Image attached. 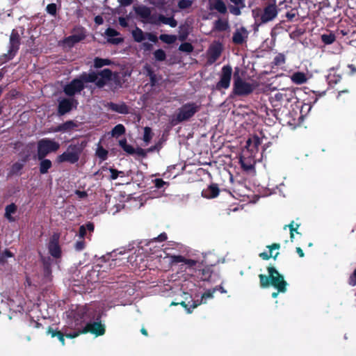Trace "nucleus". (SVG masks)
<instances>
[{
	"label": "nucleus",
	"mask_w": 356,
	"mask_h": 356,
	"mask_svg": "<svg viewBox=\"0 0 356 356\" xmlns=\"http://www.w3.org/2000/svg\"><path fill=\"white\" fill-rule=\"evenodd\" d=\"M97 78V74L95 72L90 73L83 72L78 77L73 79L63 87V92L70 98L80 94L86 88L85 83H94Z\"/></svg>",
	"instance_id": "obj_1"
},
{
	"label": "nucleus",
	"mask_w": 356,
	"mask_h": 356,
	"mask_svg": "<svg viewBox=\"0 0 356 356\" xmlns=\"http://www.w3.org/2000/svg\"><path fill=\"white\" fill-rule=\"evenodd\" d=\"M267 270L268 275H259L261 287L264 289L271 285L278 292L285 293L287 290L288 283L284 280V276L274 266H268Z\"/></svg>",
	"instance_id": "obj_2"
},
{
	"label": "nucleus",
	"mask_w": 356,
	"mask_h": 356,
	"mask_svg": "<svg viewBox=\"0 0 356 356\" xmlns=\"http://www.w3.org/2000/svg\"><path fill=\"white\" fill-rule=\"evenodd\" d=\"M86 145L85 142L71 143L67 146L65 152L57 156V162L59 163L67 162L71 164L78 162Z\"/></svg>",
	"instance_id": "obj_3"
},
{
	"label": "nucleus",
	"mask_w": 356,
	"mask_h": 356,
	"mask_svg": "<svg viewBox=\"0 0 356 356\" xmlns=\"http://www.w3.org/2000/svg\"><path fill=\"white\" fill-rule=\"evenodd\" d=\"M200 110V106L194 102H188L183 104L178 108L176 115L172 119V123H178L188 121Z\"/></svg>",
	"instance_id": "obj_4"
},
{
	"label": "nucleus",
	"mask_w": 356,
	"mask_h": 356,
	"mask_svg": "<svg viewBox=\"0 0 356 356\" xmlns=\"http://www.w3.org/2000/svg\"><path fill=\"white\" fill-rule=\"evenodd\" d=\"M233 93L237 96H248L254 90L252 84L245 81L239 74V69L235 68L233 74Z\"/></svg>",
	"instance_id": "obj_5"
},
{
	"label": "nucleus",
	"mask_w": 356,
	"mask_h": 356,
	"mask_svg": "<svg viewBox=\"0 0 356 356\" xmlns=\"http://www.w3.org/2000/svg\"><path fill=\"white\" fill-rule=\"evenodd\" d=\"M255 23L258 26L273 20L277 15V9L275 4H268L263 10L252 11Z\"/></svg>",
	"instance_id": "obj_6"
},
{
	"label": "nucleus",
	"mask_w": 356,
	"mask_h": 356,
	"mask_svg": "<svg viewBox=\"0 0 356 356\" xmlns=\"http://www.w3.org/2000/svg\"><path fill=\"white\" fill-rule=\"evenodd\" d=\"M250 147H251L250 138H249L247 140L245 147L242 150L239 158V161L241 165V168H243V170L246 172L254 170V165L256 164L257 154L250 151Z\"/></svg>",
	"instance_id": "obj_7"
},
{
	"label": "nucleus",
	"mask_w": 356,
	"mask_h": 356,
	"mask_svg": "<svg viewBox=\"0 0 356 356\" xmlns=\"http://www.w3.org/2000/svg\"><path fill=\"white\" fill-rule=\"evenodd\" d=\"M60 147L58 142L49 138H42L38 142L37 159L45 158L49 153L56 152Z\"/></svg>",
	"instance_id": "obj_8"
},
{
	"label": "nucleus",
	"mask_w": 356,
	"mask_h": 356,
	"mask_svg": "<svg viewBox=\"0 0 356 356\" xmlns=\"http://www.w3.org/2000/svg\"><path fill=\"white\" fill-rule=\"evenodd\" d=\"M21 44V38L16 29H13L9 38V46L7 54L1 56V59L4 58V62L12 60L17 54Z\"/></svg>",
	"instance_id": "obj_9"
},
{
	"label": "nucleus",
	"mask_w": 356,
	"mask_h": 356,
	"mask_svg": "<svg viewBox=\"0 0 356 356\" xmlns=\"http://www.w3.org/2000/svg\"><path fill=\"white\" fill-rule=\"evenodd\" d=\"M78 104V100L75 98L68 97L60 99L57 106V115L61 117L69 113L73 109H76Z\"/></svg>",
	"instance_id": "obj_10"
},
{
	"label": "nucleus",
	"mask_w": 356,
	"mask_h": 356,
	"mask_svg": "<svg viewBox=\"0 0 356 356\" xmlns=\"http://www.w3.org/2000/svg\"><path fill=\"white\" fill-rule=\"evenodd\" d=\"M49 253L55 259L61 257L62 251L59 245V235L54 234L48 243Z\"/></svg>",
	"instance_id": "obj_11"
},
{
	"label": "nucleus",
	"mask_w": 356,
	"mask_h": 356,
	"mask_svg": "<svg viewBox=\"0 0 356 356\" xmlns=\"http://www.w3.org/2000/svg\"><path fill=\"white\" fill-rule=\"evenodd\" d=\"M105 325L101 322L88 323L82 329V333L90 332L96 337L102 336L105 334Z\"/></svg>",
	"instance_id": "obj_12"
},
{
	"label": "nucleus",
	"mask_w": 356,
	"mask_h": 356,
	"mask_svg": "<svg viewBox=\"0 0 356 356\" xmlns=\"http://www.w3.org/2000/svg\"><path fill=\"white\" fill-rule=\"evenodd\" d=\"M134 10L137 15L140 17L147 19L148 22L151 24H158L156 22V17L151 15V10L149 7L146 6H134Z\"/></svg>",
	"instance_id": "obj_13"
},
{
	"label": "nucleus",
	"mask_w": 356,
	"mask_h": 356,
	"mask_svg": "<svg viewBox=\"0 0 356 356\" xmlns=\"http://www.w3.org/2000/svg\"><path fill=\"white\" fill-rule=\"evenodd\" d=\"M229 3L228 10L230 13L235 16L241 14V10L245 7V0H226Z\"/></svg>",
	"instance_id": "obj_14"
},
{
	"label": "nucleus",
	"mask_w": 356,
	"mask_h": 356,
	"mask_svg": "<svg viewBox=\"0 0 356 356\" xmlns=\"http://www.w3.org/2000/svg\"><path fill=\"white\" fill-rule=\"evenodd\" d=\"M78 127L76 122L73 120H67L56 127L51 128L52 132H70Z\"/></svg>",
	"instance_id": "obj_15"
},
{
	"label": "nucleus",
	"mask_w": 356,
	"mask_h": 356,
	"mask_svg": "<svg viewBox=\"0 0 356 356\" xmlns=\"http://www.w3.org/2000/svg\"><path fill=\"white\" fill-rule=\"evenodd\" d=\"M222 44L211 46L207 51V63L210 65L216 62L221 54Z\"/></svg>",
	"instance_id": "obj_16"
},
{
	"label": "nucleus",
	"mask_w": 356,
	"mask_h": 356,
	"mask_svg": "<svg viewBox=\"0 0 356 356\" xmlns=\"http://www.w3.org/2000/svg\"><path fill=\"white\" fill-rule=\"evenodd\" d=\"M220 188L217 184H211L202 191V196L207 199H212L218 196Z\"/></svg>",
	"instance_id": "obj_17"
},
{
	"label": "nucleus",
	"mask_w": 356,
	"mask_h": 356,
	"mask_svg": "<svg viewBox=\"0 0 356 356\" xmlns=\"http://www.w3.org/2000/svg\"><path fill=\"white\" fill-rule=\"evenodd\" d=\"M247 38L248 32L246 29L243 27H241L239 29H236V31L234 33L232 36V42L236 45H241L246 42Z\"/></svg>",
	"instance_id": "obj_18"
},
{
	"label": "nucleus",
	"mask_w": 356,
	"mask_h": 356,
	"mask_svg": "<svg viewBox=\"0 0 356 356\" xmlns=\"http://www.w3.org/2000/svg\"><path fill=\"white\" fill-rule=\"evenodd\" d=\"M106 106L109 110L120 114L127 115L129 113V107L125 102L115 104L111 102L107 104Z\"/></svg>",
	"instance_id": "obj_19"
},
{
	"label": "nucleus",
	"mask_w": 356,
	"mask_h": 356,
	"mask_svg": "<svg viewBox=\"0 0 356 356\" xmlns=\"http://www.w3.org/2000/svg\"><path fill=\"white\" fill-rule=\"evenodd\" d=\"M289 99L290 98L284 92H277L270 97V102L275 107L282 105L284 102H289Z\"/></svg>",
	"instance_id": "obj_20"
},
{
	"label": "nucleus",
	"mask_w": 356,
	"mask_h": 356,
	"mask_svg": "<svg viewBox=\"0 0 356 356\" xmlns=\"http://www.w3.org/2000/svg\"><path fill=\"white\" fill-rule=\"evenodd\" d=\"M105 35L108 38V42L113 44H119L124 40L122 38H113V37L120 35V33L111 27L106 29Z\"/></svg>",
	"instance_id": "obj_21"
},
{
	"label": "nucleus",
	"mask_w": 356,
	"mask_h": 356,
	"mask_svg": "<svg viewBox=\"0 0 356 356\" xmlns=\"http://www.w3.org/2000/svg\"><path fill=\"white\" fill-rule=\"evenodd\" d=\"M215 291H216V289H209V290L206 291L204 293H202V295L201 296V300H191L192 309L196 308L197 306H199L202 303H206L207 299L213 298V295Z\"/></svg>",
	"instance_id": "obj_22"
},
{
	"label": "nucleus",
	"mask_w": 356,
	"mask_h": 356,
	"mask_svg": "<svg viewBox=\"0 0 356 356\" xmlns=\"http://www.w3.org/2000/svg\"><path fill=\"white\" fill-rule=\"evenodd\" d=\"M41 261L42 263L43 274L47 278L51 275V264L52 259L49 257H42Z\"/></svg>",
	"instance_id": "obj_23"
},
{
	"label": "nucleus",
	"mask_w": 356,
	"mask_h": 356,
	"mask_svg": "<svg viewBox=\"0 0 356 356\" xmlns=\"http://www.w3.org/2000/svg\"><path fill=\"white\" fill-rule=\"evenodd\" d=\"M129 257H116L111 259V261H109V258L108 259V261H109L108 266L111 269L115 268L116 267H120L126 265V264L128 262Z\"/></svg>",
	"instance_id": "obj_24"
},
{
	"label": "nucleus",
	"mask_w": 356,
	"mask_h": 356,
	"mask_svg": "<svg viewBox=\"0 0 356 356\" xmlns=\"http://www.w3.org/2000/svg\"><path fill=\"white\" fill-rule=\"evenodd\" d=\"M40 161L39 163V170L40 173L42 175L46 174L49 172V170L52 167L51 161L48 159H38Z\"/></svg>",
	"instance_id": "obj_25"
},
{
	"label": "nucleus",
	"mask_w": 356,
	"mask_h": 356,
	"mask_svg": "<svg viewBox=\"0 0 356 356\" xmlns=\"http://www.w3.org/2000/svg\"><path fill=\"white\" fill-rule=\"evenodd\" d=\"M47 334L51 335V337H57L63 346L65 345V334L60 330H54L49 326L47 330Z\"/></svg>",
	"instance_id": "obj_26"
},
{
	"label": "nucleus",
	"mask_w": 356,
	"mask_h": 356,
	"mask_svg": "<svg viewBox=\"0 0 356 356\" xmlns=\"http://www.w3.org/2000/svg\"><path fill=\"white\" fill-rule=\"evenodd\" d=\"M156 22H158V24H159V23H162L168 24L172 28H175L177 26V22L173 17H167L163 15H159Z\"/></svg>",
	"instance_id": "obj_27"
},
{
	"label": "nucleus",
	"mask_w": 356,
	"mask_h": 356,
	"mask_svg": "<svg viewBox=\"0 0 356 356\" xmlns=\"http://www.w3.org/2000/svg\"><path fill=\"white\" fill-rule=\"evenodd\" d=\"M232 68L230 65H224V89L228 88L232 79Z\"/></svg>",
	"instance_id": "obj_28"
},
{
	"label": "nucleus",
	"mask_w": 356,
	"mask_h": 356,
	"mask_svg": "<svg viewBox=\"0 0 356 356\" xmlns=\"http://www.w3.org/2000/svg\"><path fill=\"white\" fill-rule=\"evenodd\" d=\"M131 34L134 41L136 42H141L146 39L145 33L137 26L132 31Z\"/></svg>",
	"instance_id": "obj_29"
},
{
	"label": "nucleus",
	"mask_w": 356,
	"mask_h": 356,
	"mask_svg": "<svg viewBox=\"0 0 356 356\" xmlns=\"http://www.w3.org/2000/svg\"><path fill=\"white\" fill-rule=\"evenodd\" d=\"M291 80L296 84H302L307 81V79L305 73L297 72L293 74Z\"/></svg>",
	"instance_id": "obj_30"
},
{
	"label": "nucleus",
	"mask_w": 356,
	"mask_h": 356,
	"mask_svg": "<svg viewBox=\"0 0 356 356\" xmlns=\"http://www.w3.org/2000/svg\"><path fill=\"white\" fill-rule=\"evenodd\" d=\"M17 211V206L12 203L6 207L5 217L10 221L13 222L15 219L12 217L11 214L15 213Z\"/></svg>",
	"instance_id": "obj_31"
},
{
	"label": "nucleus",
	"mask_w": 356,
	"mask_h": 356,
	"mask_svg": "<svg viewBox=\"0 0 356 356\" xmlns=\"http://www.w3.org/2000/svg\"><path fill=\"white\" fill-rule=\"evenodd\" d=\"M86 38V34L83 32H81L77 34H72L67 38V41L71 42L72 44L78 43Z\"/></svg>",
	"instance_id": "obj_32"
},
{
	"label": "nucleus",
	"mask_w": 356,
	"mask_h": 356,
	"mask_svg": "<svg viewBox=\"0 0 356 356\" xmlns=\"http://www.w3.org/2000/svg\"><path fill=\"white\" fill-rule=\"evenodd\" d=\"M189 26L188 24L181 25L179 31V40L185 41L189 35Z\"/></svg>",
	"instance_id": "obj_33"
},
{
	"label": "nucleus",
	"mask_w": 356,
	"mask_h": 356,
	"mask_svg": "<svg viewBox=\"0 0 356 356\" xmlns=\"http://www.w3.org/2000/svg\"><path fill=\"white\" fill-rule=\"evenodd\" d=\"M126 129L123 124H118L115 125L111 130V136L113 137H119L125 134Z\"/></svg>",
	"instance_id": "obj_34"
},
{
	"label": "nucleus",
	"mask_w": 356,
	"mask_h": 356,
	"mask_svg": "<svg viewBox=\"0 0 356 356\" xmlns=\"http://www.w3.org/2000/svg\"><path fill=\"white\" fill-rule=\"evenodd\" d=\"M24 165L22 163L20 162H15L14 163L11 168L9 172L10 175H21V170L23 169Z\"/></svg>",
	"instance_id": "obj_35"
},
{
	"label": "nucleus",
	"mask_w": 356,
	"mask_h": 356,
	"mask_svg": "<svg viewBox=\"0 0 356 356\" xmlns=\"http://www.w3.org/2000/svg\"><path fill=\"white\" fill-rule=\"evenodd\" d=\"M111 60L108 58H102L96 57L94 59V67L95 68H101L103 66L111 65Z\"/></svg>",
	"instance_id": "obj_36"
},
{
	"label": "nucleus",
	"mask_w": 356,
	"mask_h": 356,
	"mask_svg": "<svg viewBox=\"0 0 356 356\" xmlns=\"http://www.w3.org/2000/svg\"><path fill=\"white\" fill-rule=\"evenodd\" d=\"M159 39L168 44H171L175 42L177 38L175 35L161 34L159 36Z\"/></svg>",
	"instance_id": "obj_37"
},
{
	"label": "nucleus",
	"mask_w": 356,
	"mask_h": 356,
	"mask_svg": "<svg viewBox=\"0 0 356 356\" xmlns=\"http://www.w3.org/2000/svg\"><path fill=\"white\" fill-rule=\"evenodd\" d=\"M251 140V147H250V149L251 152H252L253 153H255V154H257L258 152V150H259V145H261V139L255 136L253 137L252 139H250Z\"/></svg>",
	"instance_id": "obj_38"
},
{
	"label": "nucleus",
	"mask_w": 356,
	"mask_h": 356,
	"mask_svg": "<svg viewBox=\"0 0 356 356\" xmlns=\"http://www.w3.org/2000/svg\"><path fill=\"white\" fill-rule=\"evenodd\" d=\"M336 40V36L334 33L323 34L321 35V40L325 44H331Z\"/></svg>",
	"instance_id": "obj_39"
},
{
	"label": "nucleus",
	"mask_w": 356,
	"mask_h": 356,
	"mask_svg": "<svg viewBox=\"0 0 356 356\" xmlns=\"http://www.w3.org/2000/svg\"><path fill=\"white\" fill-rule=\"evenodd\" d=\"M96 74H97V76H100L101 78L104 79L108 81L112 79L113 72L110 69H104Z\"/></svg>",
	"instance_id": "obj_40"
},
{
	"label": "nucleus",
	"mask_w": 356,
	"mask_h": 356,
	"mask_svg": "<svg viewBox=\"0 0 356 356\" xmlns=\"http://www.w3.org/2000/svg\"><path fill=\"white\" fill-rule=\"evenodd\" d=\"M154 56L157 61H164L166 59V54L164 50L161 49H156L154 52Z\"/></svg>",
	"instance_id": "obj_41"
},
{
	"label": "nucleus",
	"mask_w": 356,
	"mask_h": 356,
	"mask_svg": "<svg viewBox=\"0 0 356 356\" xmlns=\"http://www.w3.org/2000/svg\"><path fill=\"white\" fill-rule=\"evenodd\" d=\"M86 311L84 309H78L74 313V318L75 321H83L86 316Z\"/></svg>",
	"instance_id": "obj_42"
},
{
	"label": "nucleus",
	"mask_w": 356,
	"mask_h": 356,
	"mask_svg": "<svg viewBox=\"0 0 356 356\" xmlns=\"http://www.w3.org/2000/svg\"><path fill=\"white\" fill-rule=\"evenodd\" d=\"M194 49L193 46L190 42H183L179 47V50L188 54L191 53Z\"/></svg>",
	"instance_id": "obj_43"
},
{
	"label": "nucleus",
	"mask_w": 356,
	"mask_h": 356,
	"mask_svg": "<svg viewBox=\"0 0 356 356\" xmlns=\"http://www.w3.org/2000/svg\"><path fill=\"white\" fill-rule=\"evenodd\" d=\"M96 154L102 161H105L108 156V151L103 147L99 146L97 149Z\"/></svg>",
	"instance_id": "obj_44"
},
{
	"label": "nucleus",
	"mask_w": 356,
	"mask_h": 356,
	"mask_svg": "<svg viewBox=\"0 0 356 356\" xmlns=\"http://www.w3.org/2000/svg\"><path fill=\"white\" fill-rule=\"evenodd\" d=\"M273 63L276 66H280L285 63V56L283 54H278L273 59Z\"/></svg>",
	"instance_id": "obj_45"
},
{
	"label": "nucleus",
	"mask_w": 356,
	"mask_h": 356,
	"mask_svg": "<svg viewBox=\"0 0 356 356\" xmlns=\"http://www.w3.org/2000/svg\"><path fill=\"white\" fill-rule=\"evenodd\" d=\"M152 138V129L149 127L144 128L143 140L145 143H148Z\"/></svg>",
	"instance_id": "obj_46"
},
{
	"label": "nucleus",
	"mask_w": 356,
	"mask_h": 356,
	"mask_svg": "<svg viewBox=\"0 0 356 356\" xmlns=\"http://www.w3.org/2000/svg\"><path fill=\"white\" fill-rule=\"evenodd\" d=\"M46 11L51 16H56L57 11V6L54 3H49L46 7Z\"/></svg>",
	"instance_id": "obj_47"
},
{
	"label": "nucleus",
	"mask_w": 356,
	"mask_h": 356,
	"mask_svg": "<svg viewBox=\"0 0 356 356\" xmlns=\"http://www.w3.org/2000/svg\"><path fill=\"white\" fill-rule=\"evenodd\" d=\"M278 254H279V252H277L275 254V255L273 256V254L270 253V252L269 251V253H268L266 252H261V253H259V256L260 258H261L264 260H268L271 257H273L274 259H275L277 258V257L278 256Z\"/></svg>",
	"instance_id": "obj_48"
},
{
	"label": "nucleus",
	"mask_w": 356,
	"mask_h": 356,
	"mask_svg": "<svg viewBox=\"0 0 356 356\" xmlns=\"http://www.w3.org/2000/svg\"><path fill=\"white\" fill-rule=\"evenodd\" d=\"M193 1L191 0H180L178 2V6L180 9L188 8L191 6Z\"/></svg>",
	"instance_id": "obj_49"
},
{
	"label": "nucleus",
	"mask_w": 356,
	"mask_h": 356,
	"mask_svg": "<svg viewBox=\"0 0 356 356\" xmlns=\"http://www.w3.org/2000/svg\"><path fill=\"white\" fill-rule=\"evenodd\" d=\"M153 182L154 183V186L157 189H160L163 188L164 186H168L169 183L163 181L162 179L157 178L153 180Z\"/></svg>",
	"instance_id": "obj_50"
},
{
	"label": "nucleus",
	"mask_w": 356,
	"mask_h": 356,
	"mask_svg": "<svg viewBox=\"0 0 356 356\" xmlns=\"http://www.w3.org/2000/svg\"><path fill=\"white\" fill-rule=\"evenodd\" d=\"M109 171H110V172H111V177H110V179H111V180H115V179H116L118 177V176H119L120 175H124V172H123V171H119V170H116V169H114V168H111L109 169Z\"/></svg>",
	"instance_id": "obj_51"
},
{
	"label": "nucleus",
	"mask_w": 356,
	"mask_h": 356,
	"mask_svg": "<svg viewBox=\"0 0 356 356\" xmlns=\"http://www.w3.org/2000/svg\"><path fill=\"white\" fill-rule=\"evenodd\" d=\"M85 247H86V242H85L84 239L77 241L74 243V249L78 252L82 251L85 248Z\"/></svg>",
	"instance_id": "obj_52"
},
{
	"label": "nucleus",
	"mask_w": 356,
	"mask_h": 356,
	"mask_svg": "<svg viewBox=\"0 0 356 356\" xmlns=\"http://www.w3.org/2000/svg\"><path fill=\"white\" fill-rule=\"evenodd\" d=\"M168 238L167 234L165 232H163L160 234L157 237H154L152 239L154 242H163L166 241Z\"/></svg>",
	"instance_id": "obj_53"
},
{
	"label": "nucleus",
	"mask_w": 356,
	"mask_h": 356,
	"mask_svg": "<svg viewBox=\"0 0 356 356\" xmlns=\"http://www.w3.org/2000/svg\"><path fill=\"white\" fill-rule=\"evenodd\" d=\"M65 337L67 338L74 339V338L77 337L78 336H79L81 334H83V333H82V329H81V330H78L76 331H74V332H70V333L65 332Z\"/></svg>",
	"instance_id": "obj_54"
},
{
	"label": "nucleus",
	"mask_w": 356,
	"mask_h": 356,
	"mask_svg": "<svg viewBox=\"0 0 356 356\" xmlns=\"http://www.w3.org/2000/svg\"><path fill=\"white\" fill-rule=\"evenodd\" d=\"M184 257L181 255H174L171 257V261L172 263L178 264V263H184Z\"/></svg>",
	"instance_id": "obj_55"
},
{
	"label": "nucleus",
	"mask_w": 356,
	"mask_h": 356,
	"mask_svg": "<svg viewBox=\"0 0 356 356\" xmlns=\"http://www.w3.org/2000/svg\"><path fill=\"white\" fill-rule=\"evenodd\" d=\"M146 38H147L149 41L156 43L158 42L157 36L152 33H145Z\"/></svg>",
	"instance_id": "obj_56"
},
{
	"label": "nucleus",
	"mask_w": 356,
	"mask_h": 356,
	"mask_svg": "<svg viewBox=\"0 0 356 356\" xmlns=\"http://www.w3.org/2000/svg\"><path fill=\"white\" fill-rule=\"evenodd\" d=\"M108 81H106V79H102V78H100V79H96V81H95L96 86L97 88H103L106 84V82Z\"/></svg>",
	"instance_id": "obj_57"
},
{
	"label": "nucleus",
	"mask_w": 356,
	"mask_h": 356,
	"mask_svg": "<svg viewBox=\"0 0 356 356\" xmlns=\"http://www.w3.org/2000/svg\"><path fill=\"white\" fill-rule=\"evenodd\" d=\"M135 154L143 158H145L147 156V151L141 147L135 149Z\"/></svg>",
	"instance_id": "obj_58"
},
{
	"label": "nucleus",
	"mask_w": 356,
	"mask_h": 356,
	"mask_svg": "<svg viewBox=\"0 0 356 356\" xmlns=\"http://www.w3.org/2000/svg\"><path fill=\"white\" fill-rule=\"evenodd\" d=\"M180 305L184 307L188 312V313H191L194 309H192V302L189 301L188 303H186L184 301H182Z\"/></svg>",
	"instance_id": "obj_59"
},
{
	"label": "nucleus",
	"mask_w": 356,
	"mask_h": 356,
	"mask_svg": "<svg viewBox=\"0 0 356 356\" xmlns=\"http://www.w3.org/2000/svg\"><path fill=\"white\" fill-rule=\"evenodd\" d=\"M211 277V272L209 270L203 269L202 270L201 279L203 280H209Z\"/></svg>",
	"instance_id": "obj_60"
},
{
	"label": "nucleus",
	"mask_w": 356,
	"mask_h": 356,
	"mask_svg": "<svg viewBox=\"0 0 356 356\" xmlns=\"http://www.w3.org/2000/svg\"><path fill=\"white\" fill-rule=\"evenodd\" d=\"M144 70H145L146 74L147 76H149V78L153 76L155 74L154 70L149 65H146L144 67Z\"/></svg>",
	"instance_id": "obj_61"
},
{
	"label": "nucleus",
	"mask_w": 356,
	"mask_h": 356,
	"mask_svg": "<svg viewBox=\"0 0 356 356\" xmlns=\"http://www.w3.org/2000/svg\"><path fill=\"white\" fill-rule=\"evenodd\" d=\"M122 149L129 154H135V149L131 145L127 144V145Z\"/></svg>",
	"instance_id": "obj_62"
},
{
	"label": "nucleus",
	"mask_w": 356,
	"mask_h": 356,
	"mask_svg": "<svg viewBox=\"0 0 356 356\" xmlns=\"http://www.w3.org/2000/svg\"><path fill=\"white\" fill-rule=\"evenodd\" d=\"M214 8L220 13H222V0H217L214 4Z\"/></svg>",
	"instance_id": "obj_63"
},
{
	"label": "nucleus",
	"mask_w": 356,
	"mask_h": 356,
	"mask_svg": "<svg viewBox=\"0 0 356 356\" xmlns=\"http://www.w3.org/2000/svg\"><path fill=\"white\" fill-rule=\"evenodd\" d=\"M79 237L81 239H84V236L86 235V226H84V225H81L80 226L79 230Z\"/></svg>",
	"instance_id": "obj_64"
}]
</instances>
